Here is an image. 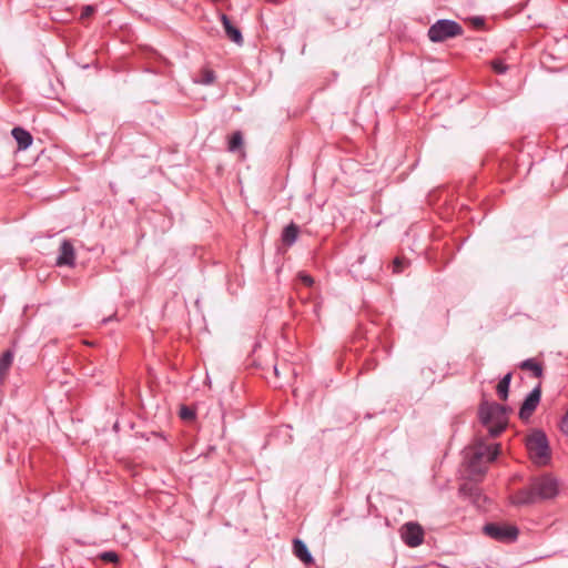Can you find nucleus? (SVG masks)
<instances>
[{"label": "nucleus", "mask_w": 568, "mask_h": 568, "mask_svg": "<svg viewBox=\"0 0 568 568\" xmlns=\"http://www.w3.org/2000/svg\"><path fill=\"white\" fill-rule=\"evenodd\" d=\"M559 494V481L551 474H542L530 479L527 487L517 490L511 497V504L528 506L551 500Z\"/></svg>", "instance_id": "f257e3e1"}, {"label": "nucleus", "mask_w": 568, "mask_h": 568, "mask_svg": "<svg viewBox=\"0 0 568 568\" xmlns=\"http://www.w3.org/2000/svg\"><path fill=\"white\" fill-rule=\"evenodd\" d=\"M509 408L498 403L483 402L478 408L480 423L487 427L491 437L499 436L508 425Z\"/></svg>", "instance_id": "f03ea898"}, {"label": "nucleus", "mask_w": 568, "mask_h": 568, "mask_svg": "<svg viewBox=\"0 0 568 568\" xmlns=\"http://www.w3.org/2000/svg\"><path fill=\"white\" fill-rule=\"evenodd\" d=\"M500 453V445L478 444L474 447L469 459L468 470L473 476H483L487 471L486 464L494 462Z\"/></svg>", "instance_id": "7ed1b4c3"}, {"label": "nucleus", "mask_w": 568, "mask_h": 568, "mask_svg": "<svg viewBox=\"0 0 568 568\" xmlns=\"http://www.w3.org/2000/svg\"><path fill=\"white\" fill-rule=\"evenodd\" d=\"M526 447L535 465L545 466L549 464L551 458L550 448L548 439L542 432H535L528 436Z\"/></svg>", "instance_id": "20e7f679"}, {"label": "nucleus", "mask_w": 568, "mask_h": 568, "mask_svg": "<svg viewBox=\"0 0 568 568\" xmlns=\"http://www.w3.org/2000/svg\"><path fill=\"white\" fill-rule=\"evenodd\" d=\"M463 32L464 29L458 22L449 19H439L429 27L427 36L432 42L438 43L459 37Z\"/></svg>", "instance_id": "39448f33"}, {"label": "nucleus", "mask_w": 568, "mask_h": 568, "mask_svg": "<svg viewBox=\"0 0 568 568\" xmlns=\"http://www.w3.org/2000/svg\"><path fill=\"white\" fill-rule=\"evenodd\" d=\"M484 532L496 540H515L518 536V528L513 525L487 524L484 526Z\"/></svg>", "instance_id": "423d86ee"}, {"label": "nucleus", "mask_w": 568, "mask_h": 568, "mask_svg": "<svg viewBox=\"0 0 568 568\" xmlns=\"http://www.w3.org/2000/svg\"><path fill=\"white\" fill-rule=\"evenodd\" d=\"M400 537L405 545L408 547L415 548L423 544L424 541V530L422 526L417 523H406L400 528Z\"/></svg>", "instance_id": "0eeeda50"}, {"label": "nucleus", "mask_w": 568, "mask_h": 568, "mask_svg": "<svg viewBox=\"0 0 568 568\" xmlns=\"http://www.w3.org/2000/svg\"><path fill=\"white\" fill-rule=\"evenodd\" d=\"M541 398V387L536 386L524 399L519 408V417L523 420L529 419L536 410Z\"/></svg>", "instance_id": "6e6552de"}, {"label": "nucleus", "mask_w": 568, "mask_h": 568, "mask_svg": "<svg viewBox=\"0 0 568 568\" xmlns=\"http://www.w3.org/2000/svg\"><path fill=\"white\" fill-rule=\"evenodd\" d=\"M57 266H69L73 267L75 264V250L71 241L63 240L60 248L59 255L55 261Z\"/></svg>", "instance_id": "1a4fd4ad"}, {"label": "nucleus", "mask_w": 568, "mask_h": 568, "mask_svg": "<svg viewBox=\"0 0 568 568\" xmlns=\"http://www.w3.org/2000/svg\"><path fill=\"white\" fill-rule=\"evenodd\" d=\"M221 22L223 24L226 37L234 43L241 45L243 43V37L240 29L233 26L230 18L224 13L221 14Z\"/></svg>", "instance_id": "9d476101"}, {"label": "nucleus", "mask_w": 568, "mask_h": 568, "mask_svg": "<svg viewBox=\"0 0 568 568\" xmlns=\"http://www.w3.org/2000/svg\"><path fill=\"white\" fill-rule=\"evenodd\" d=\"M11 134L18 143L19 150H27L32 144L33 138L31 133L23 128H13Z\"/></svg>", "instance_id": "9b49d317"}, {"label": "nucleus", "mask_w": 568, "mask_h": 568, "mask_svg": "<svg viewBox=\"0 0 568 568\" xmlns=\"http://www.w3.org/2000/svg\"><path fill=\"white\" fill-rule=\"evenodd\" d=\"M293 554L304 564L310 565L314 562L307 546L301 539L293 540Z\"/></svg>", "instance_id": "f8f14e48"}, {"label": "nucleus", "mask_w": 568, "mask_h": 568, "mask_svg": "<svg viewBox=\"0 0 568 568\" xmlns=\"http://www.w3.org/2000/svg\"><path fill=\"white\" fill-rule=\"evenodd\" d=\"M14 354L11 349H7L0 357V383H4L7 379L10 368L12 366Z\"/></svg>", "instance_id": "ddd939ff"}, {"label": "nucleus", "mask_w": 568, "mask_h": 568, "mask_svg": "<svg viewBox=\"0 0 568 568\" xmlns=\"http://www.w3.org/2000/svg\"><path fill=\"white\" fill-rule=\"evenodd\" d=\"M300 229L295 223H290L282 232V242L286 246H292L298 237Z\"/></svg>", "instance_id": "4468645a"}, {"label": "nucleus", "mask_w": 568, "mask_h": 568, "mask_svg": "<svg viewBox=\"0 0 568 568\" xmlns=\"http://www.w3.org/2000/svg\"><path fill=\"white\" fill-rule=\"evenodd\" d=\"M518 367L523 371H529L537 378L542 376L544 368L540 363H538L535 358H528L523 361Z\"/></svg>", "instance_id": "2eb2a0df"}, {"label": "nucleus", "mask_w": 568, "mask_h": 568, "mask_svg": "<svg viewBox=\"0 0 568 568\" xmlns=\"http://www.w3.org/2000/svg\"><path fill=\"white\" fill-rule=\"evenodd\" d=\"M511 378L513 374L507 373L497 384L496 392L501 400H506L508 398Z\"/></svg>", "instance_id": "dca6fc26"}, {"label": "nucleus", "mask_w": 568, "mask_h": 568, "mask_svg": "<svg viewBox=\"0 0 568 568\" xmlns=\"http://www.w3.org/2000/svg\"><path fill=\"white\" fill-rule=\"evenodd\" d=\"M215 79V72L212 69L205 67L201 69L199 78L195 79L194 82L203 85H210L214 83Z\"/></svg>", "instance_id": "f3484780"}, {"label": "nucleus", "mask_w": 568, "mask_h": 568, "mask_svg": "<svg viewBox=\"0 0 568 568\" xmlns=\"http://www.w3.org/2000/svg\"><path fill=\"white\" fill-rule=\"evenodd\" d=\"M242 146H243V135H242L241 131H235L229 140L227 150L230 152H235V151L240 150Z\"/></svg>", "instance_id": "a211bd4d"}, {"label": "nucleus", "mask_w": 568, "mask_h": 568, "mask_svg": "<svg viewBox=\"0 0 568 568\" xmlns=\"http://www.w3.org/2000/svg\"><path fill=\"white\" fill-rule=\"evenodd\" d=\"M491 67L496 73L503 74L508 70L504 61L496 59L491 62Z\"/></svg>", "instance_id": "6ab92c4d"}, {"label": "nucleus", "mask_w": 568, "mask_h": 568, "mask_svg": "<svg viewBox=\"0 0 568 568\" xmlns=\"http://www.w3.org/2000/svg\"><path fill=\"white\" fill-rule=\"evenodd\" d=\"M407 263L408 262L405 258L396 257L393 262L394 273H400Z\"/></svg>", "instance_id": "aec40b11"}, {"label": "nucleus", "mask_w": 568, "mask_h": 568, "mask_svg": "<svg viewBox=\"0 0 568 568\" xmlns=\"http://www.w3.org/2000/svg\"><path fill=\"white\" fill-rule=\"evenodd\" d=\"M298 278L306 286H312L314 284L313 277L306 273H298Z\"/></svg>", "instance_id": "412c9836"}, {"label": "nucleus", "mask_w": 568, "mask_h": 568, "mask_svg": "<svg viewBox=\"0 0 568 568\" xmlns=\"http://www.w3.org/2000/svg\"><path fill=\"white\" fill-rule=\"evenodd\" d=\"M101 558L109 562H116L118 555L114 551H106L101 555Z\"/></svg>", "instance_id": "4be33fe9"}, {"label": "nucleus", "mask_w": 568, "mask_h": 568, "mask_svg": "<svg viewBox=\"0 0 568 568\" xmlns=\"http://www.w3.org/2000/svg\"><path fill=\"white\" fill-rule=\"evenodd\" d=\"M94 10L95 9H94L93 6H85V7H83L80 18L81 19L90 18L93 14Z\"/></svg>", "instance_id": "5701e85b"}, {"label": "nucleus", "mask_w": 568, "mask_h": 568, "mask_svg": "<svg viewBox=\"0 0 568 568\" xmlns=\"http://www.w3.org/2000/svg\"><path fill=\"white\" fill-rule=\"evenodd\" d=\"M180 416L183 419H192L194 417V413L187 407H182L181 412H180Z\"/></svg>", "instance_id": "b1692460"}, {"label": "nucleus", "mask_w": 568, "mask_h": 568, "mask_svg": "<svg viewBox=\"0 0 568 568\" xmlns=\"http://www.w3.org/2000/svg\"><path fill=\"white\" fill-rule=\"evenodd\" d=\"M274 373H275V375H276V376H278V375H280L278 369H277V366H274Z\"/></svg>", "instance_id": "393cba45"}]
</instances>
